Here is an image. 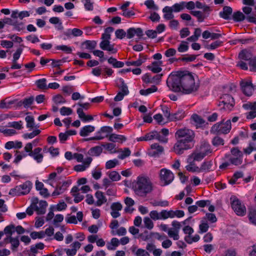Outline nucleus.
Masks as SVG:
<instances>
[{
    "label": "nucleus",
    "mask_w": 256,
    "mask_h": 256,
    "mask_svg": "<svg viewBox=\"0 0 256 256\" xmlns=\"http://www.w3.org/2000/svg\"><path fill=\"white\" fill-rule=\"evenodd\" d=\"M186 170L190 172H200V168L198 166H196L195 164H188L186 166Z\"/></svg>",
    "instance_id": "e2e57ef3"
},
{
    "label": "nucleus",
    "mask_w": 256,
    "mask_h": 256,
    "mask_svg": "<svg viewBox=\"0 0 256 256\" xmlns=\"http://www.w3.org/2000/svg\"><path fill=\"white\" fill-rule=\"evenodd\" d=\"M224 122V120L213 125L210 130V133L216 135L229 133L232 128L230 120H228L226 122Z\"/></svg>",
    "instance_id": "20e7f679"
},
{
    "label": "nucleus",
    "mask_w": 256,
    "mask_h": 256,
    "mask_svg": "<svg viewBox=\"0 0 256 256\" xmlns=\"http://www.w3.org/2000/svg\"><path fill=\"white\" fill-rule=\"evenodd\" d=\"M152 151L150 152L152 156H156L161 154L164 151V148L159 144L155 143L150 146Z\"/></svg>",
    "instance_id": "dca6fc26"
},
{
    "label": "nucleus",
    "mask_w": 256,
    "mask_h": 256,
    "mask_svg": "<svg viewBox=\"0 0 256 256\" xmlns=\"http://www.w3.org/2000/svg\"><path fill=\"white\" fill-rule=\"evenodd\" d=\"M212 161H205L202 163L200 166V172L202 171H210L211 168L212 166Z\"/></svg>",
    "instance_id": "72a5a7b5"
},
{
    "label": "nucleus",
    "mask_w": 256,
    "mask_h": 256,
    "mask_svg": "<svg viewBox=\"0 0 256 256\" xmlns=\"http://www.w3.org/2000/svg\"><path fill=\"white\" fill-rule=\"evenodd\" d=\"M212 142L213 146H216L220 145L223 146L224 144V140L218 136V135L214 138Z\"/></svg>",
    "instance_id": "c03bdc74"
},
{
    "label": "nucleus",
    "mask_w": 256,
    "mask_h": 256,
    "mask_svg": "<svg viewBox=\"0 0 256 256\" xmlns=\"http://www.w3.org/2000/svg\"><path fill=\"white\" fill-rule=\"evenodd\" d=\"M95 196L97 198L96 202L97 206H101L107 202V199L102 192L97 191L95 194Z\"/></svg>",
    "instance_id": "4468645a"
},
{
    "label": "nucleus",
    "mask_w": 256,
    "mask_h": 256,
    "mask_svg": "<svg viewBox=\"0 0 256 256\" xmlns=\"http://www.w3.org/2000/svg\"><path fill=\"white\" fill-rule=\"evenodd\" d=\"M84 8L86 10L92 11L94 9V2L91 0H83Z\"/></svg>",
    "instance_id": "13d9d810"
},
{
    "label": "nucleus",
    "mask_w": 256,
    "mask_h": 256,
    "mask_svg": "<svg viewBox=\"0 0 256 256\" xmlns=\"http://www.w3.org/2000/svg\"><path fill=\"white\" fill-rule=\"evenodd\" d=\"M53 101L56 104L66 102L64 98L61 94H57L52 98Z\"/></svg>",
    "instance_id": "3c124183"
},
{
    "label": "nucleus",
    "mask_w": 256,
    "mask_h": 256,
    "mask_svg": "<svg viewBox=\"0 0 256 256\" xmlns=\"http://www.w3.org/2000/svg\"><path fill=\"white\" fill-rule=\"evenodd\" d=\"M188 42L186 41H182L178 47V50L180 52H184L188 50Z\"/></svg>",
    "instance_id": "37998d69"
},
{
    "label": "nucleus",
    "mask_w": 256,
    "mask_h": 256,
    "mask_svg": "<svg viewBox=\"0 0 256 256\" xmlns=\"http://www.w3.org/2000/svg\"><path fill=\"white\" fill-rule=\"evenodd\" d=\"M8 126L13 128L16 130H20L23 128L22 122L20 120L19 122H12L8 123Z\"/></svg>",
    "instance_id": "a19ab883"
},
{
    "label": "nucleus",
    "mask_w": 256,
    "mask_h": 256,
    "mask_svg": "<svg viewBox=\"0 0 256 256\" xmlns=\"http://www.w3.org/2000/svg\"><path fill=\"white\" fill-rule=\"evenodd\" d=\"M151 219L148 217H145L144 220L145 227L149 230L152 229L154 227V223Z\"/></svg>",
    "instance_id": "6e6d98bb"
},
{
    "label": "nucleus",
    "mask_w": 256,
    "mask_h": 256,
    "mask_svg": "<svg viewBox=\"0 0 256 256\" xmlns=\"http://www.w3.org/2000/svg\"><path fill=\"white\" fill-rule=\"evenodd\" d=\"M95 130V128L92 126H86L82 127L80 130V134L82 136H86L89 134L90 133L93 132Z\"/></svg>",
    "instance_id": "5701e85b"
},
{
    "label": "nucleus",
    "mask_w": 256,
    "mask_h": 256,
    "mask_svg": "<svg viewBox=\"0 0 256 256\" xmlns=\"http://www.w3.org/2000/svg\"><path fill=\"white\" fill-rule=\"evenodd\" d=\"M30 236L32 239L42 238L45 236V234L44 231L33 232L30 233Z\"/></svg>",
    "instance_id": "4d7b16f0"
},
{
    "label": "nucleus",
    "mask_w": 256,
    "mask_h": 256,
    "mask_svg": "<svg viewBox=\"0 0 256 256\" xmlns=\"http://www.w3.org/2000/svg\"><path fill=\"white\" fill-rule=\"evenodd\" d=\"M44 248V244L42 242H39L36 245L32 246L30 247V252L36 254L38 249L42 250Z\"/></svg>",
    "instance_id": "603ef678"
},
{
    "label": "nucleus",
    "mask_w": 256,
    "mask_h": 256,
    "mask_svg": "<svg viewBox=\"0 0 256 256\" xmlns=\"http://www.w3.org/2000/svg\"><path fill=\"white\" fill-rule=\"evenodd\" d=\"M120 244V240L116 238H113L110 240V242L108 243L106 247L108 250H114Z\"/></svg>",
    "instance_id": "c85d7f7f"
},
{
    "label": "nucleus",
    "mask_w": 256,
    "mask_h": 256,
    "mask_svg": "<svg viewBox=\"0 0 256 256\" xmlns=\"http://www.w3.org/2000/svg\"><path fill=\"white\" fill-rule=\"evenodd\" d=\"M102 146L106 150L110 151V153H115L116 150H114L116 144L113 143H106V144H102Z\"/></svg>",
    "instance_id": "5fc2aeb1"
},
{
    "label": "nucleus",
    "mask_w": 256,
    "mask_h": 256,
    "mask_svg": "<svg viewBox=\"0 0 256 256\" xmlns=\"http://www.w3.org/2000/svg\"><path fill=\"white\" fill-rule=\"evenodd\" d=\"M158 88L155 86H152L150 88H148L146 90H141L140 91V93L141 95L146 96L150 94L156 92Z\"/></svg>",
    "instance_id": "f704fd0d"
},
{
    "label": "nucleus",
    "mask_w": 256,
    "mask_h": 256,
    "mask_svg": "<svg viewBox=\"0 0 256 256\" xmlns=\"http://www.w3.org/2000/svg\"><path fill=\"white\" fill-rule=\"evenodd\" d=\"M194 132L193 130L182 128L178 130L175 134L177 140L174 146V151L178 154H182L184 150L190 149L194 146Z\"/></svg>",
    "instance_id": "f03ea898"
},
{
    "label": "nucleus",
    "mask_w": 256,
    "mask_h": 256,
    "mask_svg": "<svg viewBox=\"0 0 256 256\" xmlns=\"http://www.w3.org/2000/svg\"><path fill=\"white\" fill-rule=\"evenodd\" d=\"M102 152V148L100 146L92 147L88 150V154L92 156H99Z\"/></svg>",
    "instance_id": "cd10ccee"
},
{
    "label": "nucleus",
    "mask_w": 256,
    "mask_h": 256,
    "mask_svg": "<svg viewBox=\"0 0 256 256\" xmlns=\"http://www.w3.org/2000/svg\"><path fill=\"white\" fill-rule=\"evenodd\" d=\"M238 58L241 60L250 62L253 58V57L252 54L250 52L246 50H244L239 53Z\"/></svg>",
    "instance_id": "f3484780"
},
{
    "label": "nucleus",
    "mask_w": 256,
    "mask_h": 256,
    "mask_svg": "<svg viewBox=\"0 0 256 256\" xmlns=\"http://www.w3.org/2000/svg\"><path fill=\"white\" fill-rule=\"evenodd\" d=\"M135 35H136L139 38H141L143 36L142 30L140 28H130L127 30L126 37L130 39Z\"/></svg>",
    "instance_id": "9b49d317"
},
{
    "label": "nucleus",
    "mask_w": 256,
    "mask_h": 256,
    "mask_svg": "<svg viewBox=\"0 0 256 256\" xmlns=\"http://www.w3.org/2000/svg\"><path fill=\"white\" fill-rule=\"evenodd\" d=\"M120 81L121 82V86L120 87L121 91L120 92H122L124 94L128 95L129 94V91L126 84L122 78H120Z\"/></svg>",
    "instance_id": "680f3d73"
},
{
    "label": "nucleus",
    "mask_w": 256,
    "mask_h": 256,
    "mask_svg": "<svg viewBox=\"0 0 256 256\" xmlns=\"http://www.w3.org/2000/svg\"><path fill=\"white\" fill-rule=\"evenodd\" d=\"M162 12L164 13V17L165 19L169 20L172 19L174 17L172 14V10L170 6H166L162 9Z\"/></svg>",
    "instance_id": "a878e982"
},
{
    "label": "nucleus",
    "mask_w": 256,
    "mask_h": 256,
    "mask_svg": "<svg viewBox=\"0 0 256 256\" xmlns=\"http://www.w3.org/2000/svg\"><path fill=\"white\" fill-rule=\"evenodd\" d=\"M196 149L200 152L203 154L204 156H208L212 152L210 146L208 142L202 144L200 147L196 148Z\"/></svg>",
    "instance_id": "ddd939ff"
},
{
    "label": "nucleus",
    "mask_w": 256,
    "mask_h": 256,
    "mask_svg": "<svg viewBox=\"0 0 256 256\" xmlns=\"http://www.w3.org/2000/svg\"><path fill=\"white\" fill-rule=\"evenodd\" d=\"M40 133V130H36L30 133H26L23 135V138L25 139L32 138L36 136L39 134Z\"/></svg>",
    "instance_id": "09e8293b"
},
{
    "label": "nucleus",
    "mask_w": 256,
    "mask_h": 256,
    "mask_svg": "<svg viewBox=\"0 0 256 256\" xmlns=\"http://www.w3.org/2000/svg\"><path fill=\"white\" fill-rule=\"evenodd\" d=\"M37 87L40 90L48 89L46 85V80L44 78L39 79L36 82Z\"/></svg>",
    "instance_id": "2f4dec72"
},
{
    "label": "nucleus",
    "mask_w": 256,
    "mask_h": 256,
    "mask_svg": "<svg viewBox=\"0 0 256 256\" xmlns=\"http://www.w3.org/2000/svg\"><path fill=\"white\" fill-rule=\"evenodd\" d=\"M200 238L199 235L196 234L193 237H192L190 236H186L184 238V240L187 243L191 244L193 242H197L199 240Z\"/></svg>",
    "instance_id": "ea45409f"
},
{
    "label": "nucleus",
    "mask_w": 256,
    "mask_h": 256,
    "mask_svg": "<svg viewBox=\"0 0 256 256\" xmlns=\"http://www.w3.org/2000/svg\"><path fill=\"white\" fill-rule=\"evenodd\" d=\"M96 44V42L95 40H86L82 43V46H85V48L89 50L94 49Z\"/></svg>",
    "instance_id": "c756f323"
},
{
    "label": "nucleus",
    "mask_w": 256,
    "mask_h": 256,
    "mask_svg": "<svg viewBox=\"0 0 256 256\" xmlns=\"http://www.w3.org/2000/svg\"><path fill=\"white\" fill-rule=\"evenodd\" d=\"M248 64L250 67V70L256 72V57H254L249 62Z\"/></svg>",
    "instance_id": "774afa93"
},
{
    "label": "nucleus",
    "mask_w": 256,
    "mask_h": 256,
    "mask_svg": "<svg viewBox=\"0 0 256 256\" xmlns=\"http://www.w3.org/2000/svg\"><path fill=\"white\" fill-rule=\"evenodd\" d=\"M32 184L30 181H26L22 184L16 186L12 188L9 192V194L12 196L25 195L28 194L31 190Z\"/></svg>",
    "instance_id": "39448f33"
},
{
    "label": "nucleus",
    "mask_w": 256,
    "mask_h": 256,
    "mask_svg": "<svg viewBox=\"0 0 256 256\" xmlns=\"http://www.w3.org/2000/svg\"><path fill=\"white\" fill-rule=\"evenodd\" d=\"M220 100L218 106H222L221 108L228 112L232 110L235 104L234 98L230 94H224L220 97Z\"/></svg>",
    "instance_id": "423d86ee"
},
{
    "label": "nucleus",
    "mask_w": 256,
    "mask_h": 256,
    "mask_svg": "<svg viewBox=\"0 0 256 256\" xmlns=\"http://www.w3.org/2000/svg\"><path fill=\"white\" fill-rule=\"evenodd\" d=\"M100 47L104 50H107L111 54L117 52V49L114 48V44H110V40H102L100 44Z\"/></svg>",
    "instance_id": "1a4fd4ad"
},
{
    "label": "nucleus",
    "mask_w": 256,
    "mask_h": 256,
    "mask_svg": "<svg viewBox=\"0 0 256 256\" xmlns=\"http://www.w3.org/2000/svg\"><path fill=\"white\" fill-rule=\"evenodd\" d=\"M162 110L164 116L168 120L170 121V118L172 116V114H170V108L167 106H162Z\"/></svg>",
    "instance_id": "bf43d9fd"
},
{
    "label": "nucleus",
    "mask_w": 256,
    "mask_h": 256,
    "mask_svg": "<svg viewBox=\"0 0 256 256\" xmlns=\"http://www.w3.org/2000/svg\"><path fill=\"white\" fill-rule=\"evenodd\" d=\"M190 13L194 16H196L199 22H203L204 19V17L200 11H191Z\"/></svg>",
    "instance_id": "69168bd1"
},
{
    "label": "nucleus",
    "mask_w": 256,
    "mask_h": 256,
    "mask_svg": "<svg viewBox=\"0 0 256 256\" xmlns=\"http://www.w3.org/2000/svg\"><path fill=\"white\" fill-rule=\"evenodd\" d=\"M25 120L26 122V127L30 130L34 128H38L39 127L38 125H35L34 119L33 116H28L25 118Z\"/></svg>",
    "instance_id": "b1692460"
},
{
    "label": "nucleus",
    "mask_w": 256,
    "mask_h": 256,
    "mask_svg": "<svg viewBox=\"0 0 256 256\" xmlns=\"http://www.w3.org/2000/svg\"><path fill=\"white\" fill-rule=\"evenodd\" d=\"M192 153V156H194V160L197 162L201 161L206 156L200 152L196 149Z\"/></svg>",
    "instance_id": "a18cd8bd"
},
{
    "label": "nucleus",
    "mask_w": 256,
    "mask_h": 256,
    "mask_svg": "<svg viewBox=\"0 0 256 256\" xmlns=\"http://www.w3.org/2000/svg\"><path fill=\"white\" fill-rule=\"evenodd\" d=\"M230 200H232V208L236 214L240 216L244 215L246 212V208L244 205L242 204L240 201L236 198H234L233 199L232 198Z\"/></svg>",
    "instance_id": "6e6552de"
},
{
    "label": "nucleus",
    "mask_w": 256,
    "mask_h": 256,
    "mask_svg": "<svg viewBox=\"0 0 256 256\" xmlns=\"http://www.w3.org/2000/svg\"><path fill=\"white\" fill-rule=\"evenodd\" d=\"M184 2H182L180 3L175 4L172 6H170V8H172L174 12H178L182 10L184 8Z\"/></svg>",
    "instance_id": "473e14b6"
},
{
    "label": "nucleus",
    "mask_w": 256,
    "mask_h": 256,
    "mask_svg": "<svg viewBox=\"0 0 256 256\" xmlns=\"http://www.w3.org/2000/svg\"><path fill=\"white\" fill-rule=\"evenodd\" d=\"M161 215L163 220H166L168 218H174L175 217L174 211L170 210L168 211L164 210L161 211Z\"/></svg>",
    "instance_id": "7c9ffc66"
},
{
    "label": "nucleus",
    "mask_w": 256,
    "mask_h": 256,
    "mask_svg": "<svg viewBox=\"0 0 256 256\" xmlns=\"http://www.w3.org/2000/svg\"><path fill=\"white\" fill-rule=\"evenodd\" d=\"M232 19L234 22H239L246 20V16L240 11H237L234 12L232 14Z\"/></svg>",
    "instance_id": "bb28decb"
},
{
    "label": "nucleus",
    "mask_w": 256,
    "mask_h": 256,
    "mask_svg": "<svg viewBox=\"0 0 256 256\" xmlns=\"http://www.w3.org/2000/svg\"><path fill=\"white\" fill-rule=\"evenodd\" d=\"M150 216L154 220H163L161 215V212L159 213L157 210H152L150 213Z\"/></svg>",
    "instance_id": "4c0bfd02"
},
{
    "label": "nucleus",
    "mask_w": 256,
    "mask_h": 256,
    "mask_svg": "<svg viewBox=\"0 0 256 256\" xmlns=\"http://www.w3.org/2000/svg\"><path fill=\"white\" fill-rule=\"evenodd\" d=\"M185 116V112L183 110H179L176 113L172 114L170 121H176L182 119Z\"/></svg>",
    "instance_id": "393cba45"
},
{
    "label": "nucleus",
    "mask_w": 256,
    "mask_h": 256,
    "mask_svg": "<svg viewBox=\"0 0 256 256\" xmlns=\"http://www.w3.org/2000/svg\"><path fill=\"white\" fill-rule=\"evenodd\" d=\"M168 236L172 238L174 240H178L179 239L178 230H174L170 228L168 232Z\"/></svg>",
    "instance_id": "de8ad7c7"
},
{
    "label": "nucleus",
    "mask_w": 256,
    "mask_h": 256,
    "mask_svg": "<svg viewBox=\"0 0 256 256\" xmlns=\"http://www.w3.org/2000/svg\"><path fill=\"white\" fill-rule=\"evenodd\" d=\"M240 86L242 90L246 96H250L252 95L254 88L250 82H242L240 84Z\"/></svg>",
    "instance_id": "9d476101"
},
{
    "label": "nucleus",
    "mask_w": 256,
    "mask_h": 256,
    "mask_svg": "<svg viewBox=\"0 0 256 256\" xmlns=\"http://www.w3.org/2000/svg\"><path fill=\"white\" fill-rule=\"evenodd\" d=\"M10 243L11 244V249L14 251L20 245L19 237L10 238Z\"/></svg>",
    "instance_id": "c9c22d12"
},
{
    "label": "nucleus",
    "mask_w": 256,
    "mask_h": 256,
    "mask_svg": "<svg viewBox=\"0 0 256 256\" xmlns=\"http://www.w3.org/2000/svg\"><path fill=\"white\" fill-rule=\"evenodd\" d=\"M191 120L194 122L197 128L202 126L206 122L200 116L196 114H194L191 116Z\"/></svg>",
    "instance_id": "6ab92c4d"
},
{
    "label": "nucleus",
    "mask_w": 256,
    "mask_h": 256,
    "mask_svg": "<svg viewBox=\"0 0 256 256\" xmlns=\"http://www.w3.org/2000/svg\"><path fill=\"white\" fill-rule=\"evenodd\" d=\"M47 206L48 203L46 200H40L38 203V206H34V210L38 214H44Z\"/></svg>",
    "instance_id": "aec40b11"
},
{
    "label": "nucleus",
    "mask_w": 256,
    "mask_h": 256,
    "mask_svg": "<svg viewBox=\"0 0 256 256\" xmlns=\"http://www.w3.org/2000/svg\"><path fill=\"white\" fill-rule=\"evenodd\" d=\"M144 4L149 9H152L154 10H158V6L154 4L153 0H147L145 1Z\"/></svg>",
    "instance_id": "864d4df0"
},
{
    "label": "nucleus",
    "mask_w": 256,
    "mask_h": 256,
    "mask_svg": "<svg viewBox=\"0 0 256 256\" xmlns=\"http://www.w3.org/2000/svg\"><path fill=\"white\" fill-rule=\"evenodd\" d=\"M154 133L153 132L146 134L144 136H141L140 138H137V140L139 141H148L154 138V136L153 135Z\"/></svg>",
    "instance_id": "8fccbe9b"
},
{
    "label": "nucleus",
    "mask_w": 256,
    "mask_h": 256,
    "mask_svg": "<svg viewBox=\"0 0 256 256\" xmlns=\"http://www.w3.org/2000/svg\"><path fill=\"white\" fill-rule=\"evenodd\" d=\"M42 148H36L34 149L32 152L28 153V155L32 156L38 162H41L43 159V154H41Z\"/></svg>",
    "instance_id": "f8f14e48"
},
{
    "label": "nucleus",
    "mask_w": 256,
    "mask_h": 256,
    "mask_svg": "<svg viewBox=\"0 0 256 256\" xmlns=\"http://www.w3.org/2000/svg\"><path fill=\"white\" fill-rule=\"evenodd\" d=\"M174 178V174L169 170L162 168L160 172V180L163 184V186H166L170 184Z\"/></svg>",
    "instance_id": "0eeeda50"
},
{
    "label": "nucleus",
    "mask_w": 256,
    "mask_h": 256,
    "mask_svg": "<svg viewBox=\"0 0 256 256\" xmlns=\"http://www.w3.org/2000/svg\"><path fill=\"white\" fill-rule=\"evenodd\" d=\"M232 9L228 6H224L222 11L220 12V16L224 20H228L230 18V16L232 14Z\"/></svg>",
    "instance_id": "2eb2a0df"
},
{
    "label": "nucleus",
    "mask_w": 256,
    "mask_h": 256,
    "mask_svg": "<svg viewBox=\"0 0 256 256\" xmlns=\"http://www.w3.org/2000/svg\"><path fill=\"white\" fill-rule=\"evenodd\" d=\"M3 232L4 234H6L12 236V234L14 232V226L12 224L6 226L4 228Z\"/></svg>",
    "instance_id": "49530a36"
},
{
    "label": "nucleus",
    "mask_w": 256,
    "mask_h": 256,
    "mask_svg": "<svg viewBox=\"0 0 256 256\" xmlns=\"http://www.w3.org/2000/svg\"><path fill=\"white\" fill-rule=\"evenodd\" d=\"M119 164V162L117 159L108 160L106 164V168L110 169L114 168Z\"/></svg>",
    "instance_id": "79ce46f5"
},
{
    "label": "nucleus",
    "mask_w": 256,
    "mask_h": 256,
    "mask_svg": "<svg viewBox=\"0 0 256 256\" xmlns=\"http://www.w3.org/2000/svg\"><path fill=\"white\" fill-rule=\"evenodd\" d=\"M60 113L62 116H69L72 113V110L70 108L62 106L60 109Z\"/></svg>",
    "instance_id": "338daca9"
},
{
    "label": "nucleus",
    "mask_w": 256,
    "mask_h": 256,
    "mask_svg": "<svg viewBox=\"0 0 256 256\" xmlns=\"http://www.w3.org/2000/svg\"><path fill=\"white\" fill-rule=\"evenodd\" d=\"M162 64V61H154L152 62L151 66H148V68L154 73H158L162 70V68H160Z\"/></svg>",
    "instance_id": "a211bd4d"
},
{
    "label": "nucleus",
    "mask_w": 256,
    "mask_h": 256,
    "mask_svg": "<svg viewBox=\"0 0 256 256\" xmlns=\"http://www.w3.org/2000/svg\"><path fill=\"white\" fill-rule=\"evenodd\" d=\"M153 184L148 176H139L133 182V188L138 196L144 197L153 190Z\"/></svg>",
    "instance_id": "7ed1b4c3"
},
{
    "label": "nucleus",
    "mask_w": 256,
    "mask_h": 256,
    "mask_svg": "<svg viewBox=\"0 0 256 256\" xmlns=\"http://www.w3.org/2000/svg\"><path fill=\"white\" fill-rule=\"evenodd\" d=\"M242 157L243 156L230 157V161L232 164L235 166H238L241 164L242 162Z\"/></svg>",
    "instance_id": "58836bf2"
},
{
    "label": "nucleus",
    "mask_w": 256,
    "mask_h": 256,
    "mask_svg": "<svg viewBox=\"0 0 256 256\" xmlns=\"http://www.w3.org/2000/svg\"><path fill=\"white\" fill-rule=\"evenodd\" d=\"M108 140L112 142H122L126 140V138L123 135L112 134L108 136Z\"/></svg>",
    "instance_id": "412c9836"
},
{
    "label": "nucleus",
    "mask_w": 256,
    "mask_h": 256,
    "mask_svg": "<svg viewBox=\"0 0 256 256\" xmlns=\"http://www.w3.org/2000/svg\"><path fill=\"white\" fill-rule=\"evenodd\" d=\"M57 50H61L66 54H70L72 52V49L70 47L66 45L57 46L56 47Z\"/></svg>",
    "instance_id": "0e129e2a"
},
{
    "label": "nucleus",
    "mask_w": 256,
    "mask_h": 256,
    "mask_svg": "<svg viewBox=\"0 0 256 256\" xmlns=\"http://www.w3.org/2000/svg\"><path fill=\"white\" fill-rule=\"evenodd\" d=\"M169 88L174 92L190 94L196 92L199 85L196 84L194 76L188 71H178L170 74L166 80Z\"/></svg>",
    "instance_id": "f257e3e1"
},
{
    "label": "nucleus",
    "mask_w": 256,
    "mask_h": 256,
    "mask_svg": "<svg viewBox=\"0 0 256 256\" xmlns=\"http://www.w3.org/2000/svg\"><path fill=\"white\" fill-rule=\"evenodd\" d=\"M77 114L78 117L82 120V121L86 122L93 120V117L90 115H86L84 113L83 110L82 108H78L77 110Z\"/></svg>",
    "instance_id": "4be33fe9"
},
{
    "label": "nucleus",
    "mask_w": 256,
    "mask_h": 256,
    "mask_svg": "<svg viewBox=\"0 0 256 256\" xmlns=\"http://www.w3.org/2000/svg\"><path fill=\"white\" fill-rule=\"evenodd\" d=\"M250 221L254 225H256V210L250 209L248 213Z\"/></svg>",
    "instance_id": "e433bc0d"
},
{
    "label": "nucleus",
    "mask_w": 256,
    "mask_h": 256,
    "mask_svg": "<svg viewBox=\"0 0 256 256\" xmlns=\"http://www.w3.org/2000/svg\"><path fill=\"white\" fill-rule=\"evenodd\" d=\"M108 176L112 181H118L120 179V176L116 171L111 172L109 174Z\"/></svg>",
    "instance_id": "052dcab7"
}]
</instances>
